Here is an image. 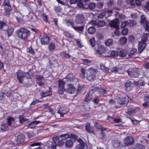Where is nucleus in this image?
Segmentation results:
<instances>
[{
	"label": "nucleus",
	"instance_id": "obj_19",
	"mask_svg": "<svg viewBox=\"0 0 149 149\" xmlns=\"http://www.w3.org/2000/svg\"><path fill=\"white\" fill-rule=\"evenodd\" d=\"M144 0H131V6H140Z\"/></svg>",
	"mask_w": 149,
	"mask_h": 149
},
{
	"label": "nucleus",
	"instance_id": "obj_58",
	"mask_svg": "<svg viewBox=\"0 0 149 149\" xmlns=\"http://www.w3.org/2000/svg\"><path fill=\"white\" fill-rule=\"evenodd\" d=\"M86 4L85 3L84 4V3H82L81 1H79L77 2V6L78 7L80 8L83 7H84V5H85V8L86 7L85 5Z\"/></svg>",
	"mask_w": 149,
	"mask_h": 149
},
{
	"label": "nucleus",
	"instance_id": "obj_41",
	"mask_svg": "<svg viewBox=\"0 0 149 149\" xmlns=\"http://www.w3.org/2000/svg\"><path fill=\"white\" fill-rule=\"evenodd\" d=\"M5 10L4 12L5 15L6 17H9L10 15V12L11 11V8H4Z\"/></svg>",
	"mask_w": 149,
	"mask_h": 149
},
{
	"label": "nucleus",
	"instance_id": "obj_39",
	"mask_svg": "<svg viewBox=\"0 0 149 149\" xmlns=\"http://www.w3.org/2000/svg\"><path fill=\"white\" fill-rule=\"evenodd\" d=\"M111 119L116 123H118L122 122L121 119L120 118L116 119L111 116H109L108 119Z\"/></svg>",
	"mask_w": 149,
	"mask_h": 149
},
{
	"label": "nucleus",
	"instance_id": "obj_26",
	"mask_svg": "<svg viewBox=\"0 0 149 149\" xmlns=\"http://www.w3.org/2000/svg\"><path fill=\"white\" fill-rule=\"evenodd\" d=\"M65 144V147L66 148H70L72 146L73 142L71 140H67L66 141Z\"/></svg>",
	"mask_w": 149,
	"mask_h": 149
},
{
	"label": "nucleus",
	"instance_id": "obj_23",
	"mask_svg": "<svg viewBox=\"0 0 149 149\" xmlns=\"http://www.w3.org/2000/svg\"><path fill=\"white\" fill-rule=\"evenodd\" d=\"M84 25H82L81 26H75L74 27V29L77 32L81 33L84 30Z\"/></svg>",
	"mask_w": 149,
	"mask_h": 149
},
{
	"label": "nucleus",
	"instance_id": "obj_61",
	"mask_svg": "<svg viewBox=\"0 0 149 149\" xmlns=\"http://www.w3.org/2000/svg\"><path fill=\"white\" fill-rule=\"evenodd\" d=\"M115 4L113 0H110L108 3V6L109 7H111L113 6Z\"/></svg>",
	"mask_w": 149,
	"mask_h": 149
},
{
	"label": "nucleus",
	"instance_id": "obj_49",
	"mask_svg": "<svg viewBox=\"0 0 149 149\" xmlns=\"http://www.w3.org/2000/svg\"><path fill=\"white\" fill-rule=\"evenodd\" d=\"M98 91L100 95H103L107 93L106 91L101 88H99Z\"/></svg>",
	"mask_w": 149,
	"mask_h": 149
},
{
	"label": "nucleus",
	"instance_id": "obj_21",
	"mask_svg": "<svg viewBox=\"0 0 149 149\" xmlns=\"http://www.w3.org/2000/svg\"><path fill=\"white\" fill-rule=\"evenodd\" d=\"M3 6L4 7V8L12 9L10 0H4Z\"/></svg>",
	"mask_w": 149,
	"mask_h": 149
},
{
	"label": "nucleus",
	"instance_id": "obj_36",
	"mask_svg": "<svg viewBox=\"0 0 149 149\" xmlns=\"http://www.w3.org/2000/svg\"><path fill=\"white\" fill-rule=\"evenodd\" d=\"M125 89L128 91H130V81H127L125 84Z\"/></svg>",
	"mask_w": 149,
	"mask_h": 149
},
{
	"label": "nucleus",
	"instance_id": "obj_40",
	"mask_svg": "<svg viewBox=\"0 0 149 149\" xmlns=\"http://www.w3.org/2000/svg\"><path fill=\"white\" fill-rule=\"evenodd\" d=\"M105 25L106 23L104 21L99 20L97 22V26L99 27H103Z\"/></svg>",
	"mask_w": 149,
	"mask_h": 149
},
{
	"label": "nucleus",
	"instance_id": "obj_52",
	"mask_svg": "<svg viewBox=\"0 0 149 149\" xmlns=\"http://www.w3.org/2000/svg\"><path fill=\"white\" fill-rule=\"evenodd\" d=\"M61 55L62 56L66 58H69L71 57L70 55L69 54L66 53L65 52H63L61 53Z\"/></svg>",
	"mask_w": 149,
	"mask_h": 149
},
{
	"label": "nucleus",
	"instance_id": "obj_57",
	"mask_svg": "<svg viewBox=\"0 0 149 149\" xmlns=\"http://www.w3.org/2000/svg\"><path fill=\"white\" fill-rule=\"evenodd\" d=\"M57 113L60 114L61 117L63 116L64 114H65L66 113L65 111H62V109L61 108L59 109Z\"/></svg>",
	"mask_w": 149,
	"mask_h": 149
},
{
	"label": "nucleus",
	"instance_id": "obj_43",
	"mask_svg": "<svg viewBox=\"0 0 149 149\" xmlns=\"http://www.w3.org/2000/svg\"><path fill=\"white\" fill-rule=\"evenodd\" d=\"M82 61L84 65H91L92 62L91 61L87 59H83Z\"/></svg>",
	"mask_w": 149,
	"mask_h": 149
},
{
	"label": "nucleus",
	"instance_id": "obj_31",
	"mask_svg": "<svg viewBox=\"0 0 149 149\" xmlns=\"http://www.w3.org/2000/svg\"><path fill=\"white\" fill-rule=\"evenodd\" d=\"M148 34L147 33H144L142 36L141 40L143 43H146L147 42L148 40Z\"/></svg>",
	"mask_w": 149,
	"mask_h": 149
},
{
	"label": "nucleus",
	"instance_id": "obj_50",
	"mask_svg": "<svg viewBox=\"0 0 149 149\" xmlns=\"http://www.w3.org/2000/svg\"><path fill=\"white\" fill-rule=\"evenodd\" d=\"M120 42L123 44L126 43L127 41V38L125 37L121 38L120 39Z\"/></svg>",
	"mask_w": 149,
	"mask_h": 149
},
{
	"label": "nucleus",
	"instance_id": "obj_37",
	"mask_svg": "<svg viewBox=\"0 0 149 149\" xmlns=\"http://www.w3.org/2000/svg\"><path fill=\"white\" fill-rule=\"evenodd\" d=\"M55 44L53 43H50L48 46V49L50 52H52L55 49Z\"/></svg>",
	"mask_w": 149,
	"mask_h": 149
},
{
	"label": "nucleus",
	"instance_id": "obj_10",
	"mask_svg": "<svg viewBox=\"0 0 149 149\" xmlns=\"http://www.w3.org/2000/svg\"><path fill=\"white\" fill-rule=\"evenodd\" d=\"M140 73V69L138 68L132 69L131 70V77H138Z\"/></svg>",
	"mask_w": 149,
	"mask_h": 149
},
{
	"label": "nucleus",
	"instance_id": "obj_63",
	"mask_svg": "<svg viewBox=\"0 0 149 149\" xmlns=\"http://www.w3.org/2000/svg\"><path fill=\"white\" fill-rule=\"evenodd\" d=\"M128 24V22L127 21H125L122 22L121 25V27L122 29L124 28Z\"/></svg>",
	"mask_w": 149,
	"mask_h": 149
},
{
	"label": "nucleus",
	"instance_id": "obj_38",
	"mask_svg": "<svg viewBox=\"0 0 149 149\" xmlns=\"http://www.w3.org/2000/svg\"><path fill=\"white\" fill-rule=\"evenodd\" d=\"M113 43V41L112 39H109L105 41V44L107 46L112 45Z\"/></svg>",
	"mask_w": 149,
	"mask_h": 149
},
{
	"label": "nucleus",
	"instance_id": "obj_34",
	"mask_svg": "<svg viewBox=\"0 0 149 149\" xmlns=\"http://www.w3.org/2000/svg\"><path fill=\"white\" fill-rule=\"evenodd\" d=\"M87 148V146L84 142L79 145L77 147V149H86Z\"/></svg>",
	"mask_w": 149,
	"mask_h": 149
},
{
	"label": "nucleus",
	"instance_id": "obj_5",
	"mask_svg": "<svg viewBox=\"0 0 149 149\" xmlns=\"http://www.w3.org/2000/svg\"><path fill=\"white\" fill-rule=\"evenodd\" d=\"M66 82V81H64L63 79H59L58 80V92L59 94H63L64 91V84Z\"/></svg>",
	"mask_w": 149,
	"mask_h": 149
},
{
	"label": "nucleus",
	"instance_id": "obj_17",
	"mask_svg": "<svg viewBox=\"0 0 149 149\" xmlns=\"http://www.w3.org/2000/svg\"><path fill=\"white\" fill-rule=\"evenodd\" d=\"M25 136L24 134H20L17 136L16 142L18 144H20L23 143L24 141Z\"/></svg>",
	"mask_w": 149,
	"mask_h": 149
},
{
	"label": "nucleus",
	"instance_id": "obj_24",
	"mask_svg": "<svg viewBox=\"0 0 149 149\" xmlns=\"http://www.w3.org/2000/svg\"><path fill=\"white\" fill-rule=\"evenodd\" d=\"M92 95L91 94L90 92H88L86 95L84 99V101L87 102H90L92 99Z\"/></svg>",
	"mask_w": 149,
	"mask_h": 149
},
{
	"label": "nucleus",
	"instance_id": "obj_3",
	"mask_svg": "<svg viewBox=\"0 0 149 149\" xmlns=\"http://www.w3.org/2000/svg\"><path fill=\"white\" fill-rule=\"evenodd\" d=\"M85 17L82 14L77 15L75 17V22L77 24L84 25Z\"/></svg>",
	"mask_w": 149,
	"mask_h": 149
},
{
	"label": "nucleus",
	"instance_id": "obj_8",
	"mask_svg": "<svg viewBox=\"0 0 149 149\" xmlns=\"http://www.w3.org/2000/svg\"><path fill=\"white\" fill-rule=\"evenodd\" d=\"M3 31H5L8 33V37L12 36L14 32V29L13 27L10 26H6L4 27Z\"/></svg>",
	"mask_w": 149,
	"mask_h": 149
},
{
	"label": "nucleus",
	"instance_id": "obj_60",
	"mask_svg": "<svg viewBox=\"0 0 149 149\" xmlns=\"http://www.w3.org/2000/svg\"><path fill=\"white\" fill-rule=\"evenodd\" d=\"M135 149H144V147L143 145L139 144L137 145Z\"/></svg>",
	"mask_w": 149,
	"mask_h": 149
},
{
	"label": "nucleus",
	"instance_id": "obj_6",
	"mask_svg": "<svg viewBox=\"0 0 149 149\" xmlns=\"http://www.w3.org/2000/svg\"><path fill=\"white\" fill-rule=\"evenodd\" d=\"M129 98L128 96H125L124 97H118L117 102L118 103L120 104H127L129 102Z\"/></svg>",
	"mask_w": 149,
	"mask_h": 149
},
{
	"label": "nucleus",
	"instance_id": "obj_4",
	"mask_svg": "<svg viewBox=\"0 0 149 149\" xmlns=\"http://www.w3.org/2000/svg\"><path fill=\"white\" fill-rule=\"evenodd\" d=\"M16 73L17 79L19 83L20 84L22 83L25 79V73L21 70H19Z\"/></svg>",
	"mask_w": 149,
	"mask_h": 149
},
{
	"label": "nucleus",
	"instance_id": "obj_12",
	"mask_svg": "<svg viewBox=\"0 0 149 149\" xmlns=\"http://www.w3.org/2000/svg\"><path fill=\"white\" fill-rule=\"evenodd\" d=\"M49 37L46 34H45L41 39V42L42 45H47L49 42Z\"/></svg>",
	"mask_w": 149,
	"mask_h": 149
},
{
	"label": "nucleus",
	"instance_id": "obj_53",
	"mask_svg": "<svg viewBox=\"0 0 149 149\" xmlns=\"http://www.w3.org/2000/svg\"><path fill=\"white\" fill-rule=\"evenodd\" d=\"M64 141L63 139H61L60 140H59L56 143L57 146L60 147H62L64 145Z\"/></svg>",
	"mask_w": 149,
	"mask_h": 149
},
{
	"label": "nucleus",
	"instance_id": "obj_28",
	"mask_svg": "<svg viewBox=\"0 0 149 149\" xmlns=\"http://www.w3.org/2000/svg\"><path fill=\"white\" fill-rule=\"evenodd\" d=\"M100 68L101 70L105 73H108L109 72V68L106 67L104 64H100Z\"/></svg>",
	"mask_w": 149,
	"mask_h": 149
},
{
	"label": "nucleus",
	"instance_id": "obj_51",
	"mask_svg": "<svg viewBox=\"0 0 149 149\" xmlns=\"http://www.w3.org/2000/svg\"><path fill=\"white\" fill-rule=\"evenodd\" d=\"M120 143V142L117 140L113 141L112 143L113 146L116 148L118 147L119 146Z\"/></svg>",
	"mask_w": 149,
	"mask_h": 149
},
{
	"label": "nucleus",
	"instance_id": "obj_22",
	"mask_svg": "<svg viewBox=\"0 0 149 149\" xmlns=\"http://www.w3.org/2000/svg\"><path fill=\"white\" fill-rule=\"evenodd\" d=\"M19 122L21 124H26L29 122V119L24 118L22 116L20 115L19 116Z\"/></svg>",
	"mask_w": 149,
	"mask_h": 149
},
{
	"label": "nucleus",
	"instance_id": "obj_35",
	"mask_svg": "<svg viewBox=\"0 0 149 149\" xmlns=\"http://www.w3.org/2000/svg\"><path fill=\"white\" fill-rule=\"evenodd\" d=\"M8 125L7 123H4L1 125V129L3 131H6L8 130Z\"/></svg>",
	"mask_w": 149,
	"mask_h": 149
},
{
	"label": "nucleus",
	"instance_id": "obj_27",
	"mask_svg": "<svg viewBox=\"0 0 149 149\" xmlns=\"http://www.w3.org/2000/svg\"><path fill=\"white\" fill-rule=\"evenodd\" d=\"M122 69L121 68L116 67H113L111 69V72L115 73H120V71Z\"/></svg>",
	"mask_w": 149,
	"mask_h": 149
},
{
	"label": "nucleus",
	"instance_id": "obj_55",
	"mask_svg": "<svg viewBox=\"0 0 149 149\" xmlns=\"http://www.w3.org/2000/svg\"><path fill=\"white\" fill-rule=\"evenodd\" d=\"M143 78H141L139 80V85L141 86H144L146 84V82L142 80Z\"/></svg>",
	"mask_w": 149,
	"mask_h": 149
},
{
	"label": "nucleus",
	"instance_id": "obj_32",
	"mask_svg": "<svg viewBox=\"0 0 149 149\" xmlns=\"http://www.w3.org/2000/svg\"><path fill=\"white\" fill-rule=\"evenodd\" d=\"M140 21L141 24L143 26H144L145 24L148 23V22L143 15L141 16Z\"/></svg>",
	"mask_w": 149,
	"mask_h": 149
},
{
	"label": "nucleus",
	"instance_id": "obj_13",
	"mask_svg": "<svg viewBox=\"0 0 149 149\" xmlns=\"http://www.w3.org/2000/svg\"><path fill=\"white\" fill-rule=\"evenodd\" d=\"M52 88L49 87V90L46 91H41L40 94L41 96L42 97H45L47 96H50L52 95L51 91Z\"/></svg>",
	"mask_w": 149,
	"mask_h": 149
},
{
	"label": "nucleus",
	"instance_id": "obj_9",
	"mask_svg": "<svg viewBox=\"0 0 149 149\" xmlns=\"http://www.w3.org/2000/svg\"><path fill=\"white\" fill-rule=\"evenodd\" d=\"M66 91L70 93H73L75 90V88L73 84H68L66 86L65 89Z\"/></svg>",
	"mask_w": 149,
	"mask_h": 149
},
{
	"label": "nucleus",
	"instance_id": "obj_64",
	"mask_svg": "<svg viewBox=\"0 0 149 149\" xmlns=\"http://www.w3.org/2000/svg\"><path fill=\"white\" fill-rule=\"evenodd\" d=\"M113 13V12L112 10H107L106 13V15H107L108 17L110 16Z\"/></svg>",
	"mask_w": 149,
	"mask_h": 149
},
{
	"label": "nucleus",
	"instance_id": "obj_62",
	"mask_svg": "<svg viewBox=\"0 0 149 149\" xmlns=\"http://www.w3.org/2000/svg\"><path fill=\"white\" fill-rule=\"evenodd\" d=\"M106 15V13L103 12L97 15V17L100 18H102Z\"/></svg>",
	"mask_w": 149,
	"mask_h": 149
},
{
	"label": "nucleus",
	"instance_id": "obj_14",
	"mask_svg": "<svg viewBox=\"0 0 149 149\" xmlns=\"http://www.w3.org/2000/svg\"><path fill=\"white\" fill-rule=\"evenodd\" d=\"M75 78L73 74L72 73L68 74L65 78L63 79V80L65 81L69 82L73 81Z\"/></svg>",
	"mask_w": 149,
	"mask_h": 149
},
{
	"label": "nucleus",
	"instance_id": "obj_33",
	"mask_svg": "<svg viewBox=\"0 0 149 149\" xmlns=\"http://www.w3.org/2000/svg\"><path fill=\"white\" fill-rule=\"evenodd\" d=\"M96 31V29L95 26H92L90 27L88 29V33L90 34H93Z\"/></svg>",
	"mask_w": 149,
	"mask_h": 149
},
{
	"label": "nucleus",
	"instance_id": "obj_47",
	"mask_svg": "<svg viewBox=\"0 0 149 149\" xmlns=\"http://www.w3.org/2000/svg\"><path fill=\"white\" fill-rule=\"evenodd\" d=\"M89 41L92 47H94L95 44V38L93 37L91 38L90 40Z\"/></svg>",
	"mask_w": 149,
	"mask_h": 149
},
{
	"label": "nucleus",
	"instance_id": "obj_44",
	"mask_svg": "<svg viewBox=\"0 0 149 149\" xmlns=\"http://www.w3.org/2000/svg\"><path fill=\"white\" fill-rule=\"evenodd\" d=\"M118 55V50H113L111 52V56L117 57Z\"/></svg>",
	"mask_w": 149,
	"mask_h": 149
},
{
	"label": "nucleus",
	"instance_id": "obj_45",
	"mask_svg": "<svg viewBox=\"0 0 149 149\" xmlns=\"http://www.w3.org/2000/svg\"><path fill=\"white\" fill-rule=\"evenodd\" d=\"M27 52L33 55L35 54V52L31 46L27 49Z\"/></svg>",
	"mask_w": 149,
	"mask_h": 149
},
{
	"label": "nucleus",
	"instance_id": "obj_48",
	"mask_svg": "<svg viewBox=\"0 0 149 149\" xmlns=\"http://www.w3.org/2000/svg\"><path fill=\"white\" fill-rule=\"evenodd\" d=\"M99 137L100 139L102 140L105 139L106 137V133L103 132H102L99 134Z\"/></svg>",
	"mask_w": 149,
	"mask_h": 149
},
{
	"label": "nucleus",
	"instance_id": "obj_1",
	"mask_svg": "<svg viewBox=\"0 0 149 149\" xmlns=\"http://www.w3.org/2000/svg\"><path fill=\"white\" fill-rule=\"evenodd\" d=\"M81 77L83 79L85 78V74H86V78L89 81H93L96 79V75L97 73L98 70L97 69L91 68L88 70L82 68L81 70Z\"/></svg>",
	"mask_w": 149,
	"mask_h": 149
},
{
	"label": "nucleus",
	"instance_id": "obj_7",
	"mask_svg": "<svg viewBox=\"0 0 149 149\" xmlns=\"http://www.w3.org/2000/svg\"><path fill=\"white\" fill-rule=\"evenodd\" d=\"M107 52L106 48L103 45H99L96 50L97 53L98 55H102V54L105 53Z\"/></svg>",
	"mask_w": 149,
	"mask_h": 149
},
{
	"label": "nucleus",
	"instance_id": "obj_59",
	"mask_svg": "<svg viewBox=\"0 0 149 149\" xmlns=\"http://www.w3.org/2000/svg\"><path fill=\"white\" fill-rule=\"evenodd\" d=\"M146 43H143L142 41H139L138 44V49L139 50H140L142 48L143 45H145Z\"/></svg>",
	"mask_w": 149,
	"mask_h": 149
},
{
	"label": "nucleus",
	"instance_id": "obj_30",
	"mask_svg": "<svg viewBox=\"0 0 149 149\" xmlns=\"http://www.w3.org/2000/svg\"><path fill=\"white\" fill-rule=\"evenodd\" d=\"M123 142L126 146H129L130 145V138L127 136L124 140Z\"/></svg>",
	"mask_w": 149,
	"mask_h": 149
},
{
	"label": "nucleus",
	"instance_id": "obj_20",
	"mask_svg": "<svg viewBox=\"0 0 149 149\" xmlns=\"http://www.w3.org/2000/svg\"><path fill=\"white\" fill-rule=\"evenodd\" d=\"M41 122L40 121H35L29 123L27 126L28 128H33L36 127V126Z\"/></svg>",
	"mask_w": 149,
	"mask_h": 149
},
{
	"label": "nucleus",
	"instance_id": "obj_29",
	"mask_svg": "<svg viewBox=\"0 0 149 149\" xmlns=\"http://www.w3.org/2000/svg\"><path fill=\"white\" fill-rule=\"evenodd\" d=\"M59 136V140H60V138H61V139H63V140H66L70 137V135L68 134H62L60 136Z\"/></svg>",
	"mask_w": 149,
	"mask_h": 149
},
{
	"label": "nucleus",
	"instance_id": "obj_18",
	"mask_svg": "<svg viewBox=\"0 0 149 149\" xmlns=\"http://www.w3.org/2000/svg\"><path fill=\"white\" fill-rule=\"evenodd\" d=\"M85 129L89 133L94 134L93 127L91 126L90 123H88L86 124Z\"/></svg>",
	"mask_w": 149,
	"mask_h": 149
},
{
	"label": "nucleus",
	"instance_id": "obj_46",
	"mask_svg": "<svg viewBox=\"0 0 149 149\" xmlns=\"http://www.w3.org/2000/svg\"><path fill=\"white\" fill-rule=\"evenodd\" d=\"M88 8L91 10L94 9L96 7V4L94 3H90L88 5Z\"/></svg>",
	"mask_w": 149,
	"mask_h": 149
},
{
	"label": "nucleus",
	"instance_id": "obj_25",
	"mask_svg": "<svg viewBox=\"0 0 149 149\" xmlns=\"http://www.w3.org/2000/svg\"><path fill=\"white\" fill-rule=\"evenodd\" d=\"M6 120L7 124H8V125L10 126H11L12 123L13 122L15 121L14 118L10 116H8V117Z\"/></svg>",
	"mask_w": 149,
	"mask_h": 149
},
{
	"label": "nucleus",
	"instance_id": "obj_56",
	"mask_svg": "<svg viewBox=\"0 0 149 149\" xmlns=\"http://www.w3.org/2000/svg\"><path fill=\"white\" fill-rule=\"evenodd\" d=\"M67 24L68 26H71L74 29L75 27L74 24V22L71 20H68L67 21Z\"/></svg>",
	"mask_w": 149,
	"mask_h": 149
},
{
	"label": "nucleus",
	"instance_id": "obj_42",
	"mask_svg": "<svg viewBox=\"0 0 149 149\" xmlns=\"http://www.w3.org/2000/svg\"><path fill=\"white\" fill-rule=\"evenodd\" d=\"M140 108L139 107L131 108V114L135 113L139 111Z\"/></svg>",
	"mask_w": 149,
	"mask_h": 149
},
{
	"label": "nucleus",
	"instance_id": "obj_11",
	"mask_svg": "<svg viewBox=\"0 0 149 149\" xmlns=\"http://www.w3.org/2000/svg\"><path fill=\"white\" fill-rule=\"evenodd\" d=\"M119 20L118 19H113L109 22V24L111 27L118 29L119 27Z\"/></svg>",
	"mask_w": 149,
	"mask_h": 149
},
{
	"label": "nucleus",
	"instance_id": "obj_54",
	"mask_svg": "<svg viewBox=\"0 0 149 149\" xmlns=\"http://www.w3.org/2000/svg\"><path fill=\"white\" fill-rule=\"evenodd\" d=\"M119 54V56L121 57H124L126 55L125 50H124L120 51Z\"/></svg>",
	"mask_w": 149,
	"mask_h": 149
},
{
	"label": "nucleus",
	"instance_id": "obj_15",
	"mask_svg": "<svg viewBox=\"0 0 149 149\" xmlns=\"http://www.w3.org/2000/svg\"><path fill=\"white\" fill-rule=\"evenodd\" d=\"M52 139L53 142L52 143L51 149H56V146H57L56 143L59 140V136L54 137L52 138Z\"/></svg>",
	"mask_w": 149,
	"mask_h": 149
},
{
	"label": "nucleus",
	"instance_id": "obj_16",
	"mask_svg": "<svg viewBox=\"0 0 149 149\" xmlns=\"http://www.w3.org/2000/svg\"><path fill=\"white\" fill-rule=\"evenodd\" d=\"M143 100L144 103L142 104V106L144 108H148L149 107V95L145 96Z\"/></svg>",
	"mask_w": 149,
	"mask_h": 149
},
{
	"label": "nucleus",
	"instance_id": "obj_2",
	"mask_svg": "<svg viewBox=\"0 0 149 149\" xmlns=\"http://www.w3.org/2000/svg\"><path fill=\"white\" fill-rule=\"evenodd\" d=\"M16 33L18 37L22 40L26 39L30 35L29 31L22 27L17 30Z\"/></svg>",
	"mask_w": 149,
	"mask_h": 149
}]
</instances>
